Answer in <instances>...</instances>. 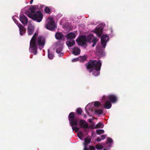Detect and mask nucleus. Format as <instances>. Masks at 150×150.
I'll return each mask as SVG.
<instances>
[{
	"mask_svg": "<svg viewBox=\"0 0 150 150\" xmlns=\"http://www.w3.org/2000/svg\"><path fill=\"white\" fill-rule=\"evenodd\" d=\"M87 69H93L90 70V72H93V74L95 76H98L100 74V70L101 66V63L100 60L97 61L90 60L85 64Z\"/></svg>",
	"mask_w": 150,
	"mask_h": 150,
	"instance_id": "nucleus-1",
	"label": "nucleus"
},
{
	"mask_svg": "<svg viewBox=\"0 0 150 150\" xmlns=\"http://www.w3.org/2000/svg\"><path fill=\"white\" fill-rule=\"evenodd\" d=\"M35 8L34 7L30 8L29 10L28 16L34 21L38 22H40L43 18V15L40 11L35 12Z\"/></svg>",
	"mask_w": 150,
	"mask_h": 150,
	"instance_id": "nucleus-2",
	"label": "nucleus"
},
{
	"mask_svg": "<svg viewBox=\"0 0 150 150\" xmlns=\"http://www.w3.org/2000/svg\"><path fill=\"white\" fill-rule=\"evenodd\" d=\"M37 34L35 33L32 37L30 42V47L29 50L30 52L35 54L37 53L38 47L36 42V36Z\"/></svg>",
	"mask_w": 150,
	"mask_h": 150,
	"instance_id": "nucleus-3",
	"label": "nucleus"
},
{
	"mask_svg": "<svg viewBox=\"0 0 150 150\" xmlns=\"http://www.w3.org/2000/svg\"><path fill=\"white\" fill-rule=\"evenodd\" d=\"M68 119L70 124L72 125H77L78 124L77 119L75 117L74 112H70L68 116Z\"/></svg>",
	"mask_w": 150,
	"mask_h": 150,
	"instance_id": "nucleus-4",
	"label": "nucleus"
},
{
	"mask_svg": "<svg viewBox=\"0 0 150 150\" xmlns=\"http://www.w3.org/2000/svg\"><path fill=\"white\" fill-rule=\"evenodd\" d=\"M45 27L47 29L50 30H53L56 28L55 23L53 20L48 21L45 25Z\"/></svg>",
	"mask_w": 150,
	"mask_h": 150,
	"instance_id": "nucleus-5",
	"label": "nucleus"
},
{
	"mask_svg": "<svg viewBox=\"0 0 150 150\" xmlns=\"http://www.w3.org/2000/svg\"><path fill=\"white\" fill-rule=\"evenodd\" d=\"M76 41L79 45L82 46L86 44V37L85 35H82L77 39Z\"/></svg>",
	"mask_w": 150,
	"mask_h": 150,
	"instance_id": "nucleus-6",
	"label": "nucleus"
},
{
	"mask_svg": "<svg viewBox=\"0 0 150 150\" xmlns=\"http://www.w3.org/2000/svg\"><path fill=\"white\" fill-rule=\"evenodd\" d=\"M101 44L104 48H105L106 45V43L109 40V38L107 35H103L101 37Z\"/></svg>",
	"mask_w": 150,
	"mask_h": 150,
	"instance_id": "nucleus-7",
	"label": "nucleus"
},
{
	"mask_svg": "<svg viewBox=\"0 0 150 150\" xmlns=\"http://www.w3.org/2000/svg\"><path fill=\"white\" fill-rule=\"evenodd\" d=\"M45 40L44 38L42 36H39L37 40L38 45L40 47H43L45 44Z\"/></svg>",
	"mask_w": 150,
	"mask_h": 150,
	"instance_id": "nucleus-8",
	"label": "nucleus"
},
{
	"mask_svg": "<svg viewBox=\"0 0 150 150\" xmlns=\"http://www.w3.org/2000/svg\"><path fill=\"white\" fill-rule=\"evenodd\" d=\"M79 125L80 127L81 128L87 129L88 128V125L86 121L84 120H80L79 122Z\"/></svg>",
	"mask_w": 150,
	"mask_h": 150,
	"instance_id": "nucleus-9",
	"label": "nucleus"
},
{
	"mask_svg": "<svg viewBox=\"0 0 150 150\" xmlns=\"http://www.w3.org/2000/svg\"><path fill=\"white\" fill-rule=\"evenodd\" d=\"M18 26L19 28L20 34L21 35H23L26 33V29L25 27L22 25L20 23L18 25Z\"/></svg>",
	"mask_w": 150,
	"mask_h": 150,
	"instance_id": "nucleus-10",
	"label": "nucleus"
},
{
	"mask_svg": "<svg viewBox=\"0 0 150 150\" xmlns=\"http://www.w3.org/2000/svg\"><path fill=\"white\" fill-rule=\"evenodd\" d=\"M107 98L112 103H116L117 100V97L113 95H111L108 96Z\"/></svg>",
	"mask_w": 150,
	"mask_h": 150,
	"instance_id": "nucleus-11",
	"label": "nucleus"
},
{
	"mask_svg": "<svg viewBox=\"0 0 150 150\" xmlns=\"http://www.w3.org/2000/svg\"><path fill=\"white\" fill-rule=\"evenodd\" d=\"M20 20L24 25L26 24L28 22L27 18L24 15H21L20 16Z\"/></svg>",
	"mask_w": 150,
	"mask_h": 150,
	"instance_id": "nucleus-12",
	"label": "nucleus"
},
{
	"mask_svg": "<svg viewBox=\"0 0 150 150\" xmlns=\"http://www.w3.org/2000/svg\"><path fill=\"white\" fill-rule=\"evenodd\" d=\"M87 56L86 55H84L83 56H80L77 58L73 60H75L76 61H79L80 62H83L87 60Z\"/></svg>",
	"mask_w": 150,
	"mask_h": 150,
	"instance_id": "nucleus-13",
	"label": "nucleus"
},
{
	"mask_svg": "<svg viewBox=\"0 0 150 150\" xmlns=\"http://www.w3.org/2000/svg\"><path fill=\"white\" fill-rule=\"evenodd\" d=\"M86 42H92L96 40L94 35L92 34H91L87 36L86 38Z\"/></svg>",
	"mask_w": 150,
	"mask_h": 150,
	"instance_id": "nucleus-14",
	"label": "nucleus"
},
{
	"mask_svg": "<svg viewBox=\"0 0 150 150\" xmlns=\"http://www.w3.org/2000/svg\"><path fill=\"white\" fill-rule=\"evenodd\" d=\"M34 29V27L31 25H28V33L29 35H31L33 34Z\"/></svg>",
	"mask_w": 150,
	"mask_h": 150,
	"instance_id": "nucleus-15",
	"label": "nucleus"
},
{
	"mask_svg": "<svg viewBox=\"0 0 150 150\" xmlns=\"http://www.w3.org/2000/svg\"><path fill=\"white\" fill-rule=\"evenodd\" d=\"M76 37L75 34L72 33H70L67 34L66 36L67 39L69 40H73Z\"/></svg>",
	"mask_w": 150,
	"mask_h": 150,
	"instance_id": "nucleus-16",
	"label": "nucleus"
},
{
	"mask_svg": "<svg viewBox=\"0 0 150 150\" xmlns=\"http://www.w3.org/2000/svg\"><path fill=\"white\" fill-rule=\"evenodd\" d=\"M80 50L79 48L77 47H74L72 53L75 55H78L80 53Z\"/></svg>",
	"mask_w": 150,
	"mask_h": 150,
	"instance_id": "nucleus-17",
	"label": "nucleus"
},
{
	"mask_svg": "<svg viewBox=\"0 0 150 150\" xmlns=\"http://www.w3.org/2000/svg\"><path fill=\"white\" fill-rule=\"evenodd\" d=\"M103 29L101 28H96L94 32L96 33L99 37L102 33Z\"/></svg>",
	"mask_w": 150,
	"mask_h": 150,
	"instance_id": "nucleus-18",
	"label": "nucleus"
},
{
	"mask_svg": "<svg viewBox=\"0 0 150 150\" xmlns=\"http://www.w3.org/2000/svg\"><path fill=\"white\" fill-rule=\"evenodd\" d=\"M55 37L57 39L60 40L64 37V35L60 33L57 32L55 35Z\"/></svg>",
	"mask_w": 150,
	"mask_h": 150,
	"instance_id": "nucleus-19",
	"label": "nucleus"
},
{
	"mask_svg": "<svg viewBox=\"0 0 150 150\" xmlns=\"http://www.w3.org/2000/svg\"><path fill=\"white\" fill-rule=\"evenodd\" d=\"M75 43L74 40H69L66 42V44L68 47H71L73 46Z\"/></svg>",
	"mask_w": 150,
	"mask_h": 150,
	"instance_id": "nucleus-20",
	"label": "nucleus"
},
{
	"mask_svg": "<svg viewBox=\"0 0 150 150\" xmlns=\"http://www.w3.org/2000/svg\"><path fill=\"white\" fill-rule=\"evenodd\" d=\"M104 105L105 108L108 109L111 107L112 104L109 101L107 100L105 102Z\"/></svg>",
	"mask_w": 150,
	"mask_h": 150,
	"instance_id": "nucleus-21",
	"label": "nucleus"
},
{
	"mask_svg": "<svg viewBox=\"0 0 150 150\" xmlns=\"http://www.w3.org/2000/svg\"><path fill=\"white\" fill-rule=\"evenodd\" d=\"M104 127V125L100 122L98 123L95 126V128H102Z\"/></svg>",
	"mask_w": 150,
	"mask_h": 150,
	"instance_id": "nucleus-22",
	"label": "nucleus"
},
{
	"mask_svg": "<svg viewBox=\"0 0 150 150\" xmlns=\"http://www.w3.org/2000/svg\"><path fill=\"white\" fill-rule=\"evenodd\" d=\"M103 111L102 109L97 110L95 111V113L99 115H101L103 113Z\"/></svg>",
	"mask_w": 150,
	"mask_h": 150,
	"instance_id": "nucleus-23",
	"label": "nucleus"
},
{
	"mask_svg": "<svg viewBox=\"0 0 150 150\" xmlns=\"http://www.w3.org/2000/svg\"><path fill=\"white\" fill-rule=\"evenodd\" d=\"M48 58L50 59H53V57H54V54L52 53L49 52V50H48Z\"/></svg>",
	"mask_w": 150,
	"mask_h": 150,
	"instance_id": "nucleus-24",
	"label": "nucleus"
},
{
	"mask_svg": "<svg viewBox=\"0 0 150 150\" xmlns=\"http://www.w3.org/2000/svg\"><path fill=\"white\" fill-rule=\"evenodd\" d=\"M51 10L50 8L47 7L46 6L45 8V11L46 13H51Z\"/></svg>",
	"mask_w": 150,
	"mask_h": 150,
	"instance_id": "nucleus-25",
	"label": "nucleus"
},
{
	"mask_svg": "<svg viewBox=\"0 0 150 150\" xmlns=\"http://www.w3.org/2000/svg\"><path fill=\"white\" fill-rule=\"evenodd\" d=\"M71 126H72V129L73 130L76 132H77L78 131L79 129L76 127H74V126H77V125H72L71 124H70Z\"/></svg>",
	"mask_w": 150,
	"mask_h": 150,
	"instance_id": "nucleus-26",
	"label": "nucleus"
},
{
	"mask_svg": "<svg viewBox=\"0 0 150 150\" xmlns=\"http://www.w3.org/2000/svg\"><path fill=\"white\" fill-rule=\"evenodd\" d=\"M62 46L57 48L56 50V52L57 53H60L62 51Z\"/></svg>",
	"mask_w": 150,
	"mask_h": 150,
	"instance_id": "nucleus-27",
	"label": "nucleus"
},
{
	"mask_svg": "<svg viewBox=\"0 0 150 150\" xmlns=\"http://www.w3.org/2000/svg\"><path fill=\"white\" fill-rule=\"evenodd\" d=\"M96 148L97 150H100L103 148V146L99 144L98 145L96 146Z\"/></svg>",
	"mask_w": 150,
	"mask_h": 150,
	"instance_id": "nucleus-28",
	"label": "nucleus"
},
{
	"mask_svg": "<svg viewBox=\"0 0 150 150\" xmlns=\"http://www.w3.org/2000/svg\"><path fill=\"white\" fill-rule=\"evenodd\" d=\"M96 132L98 134H100L103 133L104 132V131L103 129L98 130L96 131Z\"/></svg>",
	"mask_w": 150,
	"mask_h": 150,
	"instance_id": "nucleus-29",
	"label": "nucleus"
},
{
	"mask_svg": "<svg viewBox=\"0 0 150 150\" xmlns=\"http://www.w3.org/2000/svg\"><path fill=\"white\" fill-rule=\"evenodd\" d=\"M76 112L78 114L81 115L83 111L81 108H79L77 109Z\"/></svg>",
	"mask_w": 150,
	"mask_h": 150,
	"instance_id": "nucleus-30",
	"label": "nucleus"
},
{
	"mask_svg": "<svg viewBox=\"0 0 150 150\" xmlns=\"http://www.w3.org/2000/svg\"><path fill=\"white\" fill-rule=\"evenodd\" d=\"M101 105L100 103L98 101H95L94 103V106L95 107H98Z\"/></svg>",
	"mask_w": 150,
	"mask_h": 150,
	"instance_id": "nucleus-31",
	"label": "nucleus"
},
{
	"mask_svg": "<svg viewBox=\"0 0 150 150\" xmlns=\"http://www.w3.org/2000/svg\"><path fill=\"white\" fill-rule=\"evenodd\" d=\"M84 141L85 143L87 144H89L90 143L91 141V139H88L87 138H86L84 139Z\"/></svg>",
	"mask_w": 150,
	"mask_h": 150,
	"instance_id": "nucleus-32",
	"label": "nucleus"
},
{
	"mask_svg": "<svg viewBox=\"0 0 150 150\" xmlns=\"http://www.w3.org/2000/svg\"><path fill=\"white\" fill-rule=\"evenodd\" d=\"M83 134L82 132H79L78 134V136L79 138L81 139L83 137Z\"/></svg>",
	"mask_w": 150,
	"mask_h": 150,
	"instance_id": "nucleus-33",
	"label": "nucleus"
},
{
	"mask_svg": "<svg viewBox=\"0 0 150 150\" xmlns=\"http://www.w3.org/2000/svg\"><path fill=\"white\" fill-rule=\"evenodd\" d=\"M95 124L93 123H92L91 125L89 127L91 129H96L95 128Z\"/></svg>",
	"mask_w": 150,
	"mask_h": 150,
	"instance_id": "nucleus-34",
	"label": "nucleus"
},
{
	"mask_svg": "<svg viewBox=\"0 0 150 150\" xmlns=\"http://www.w3.org/2000/svg\"><path fill=\"white\" fill-rule=\"evenodd\" d=\"M107 142L109 143H111L112 142V140L110 138L108 137V138Z\"/></svg>",
	"mask_w": 150,
	"mask_h": 150,
	"instance_id": "nucleus-35",
	"label": "nucleus"
},
{
	"mask_svg": "<svg viewBox=\"0 0 150 150\" xmlns=\"http://www.w3.org/2000/svg\"><path fill=\"white\" fill-rule=\"evenodd\" d=\"M89 150H96L95 147L93 146H89Z\"/></svg>",
	"mask_w": 150,
	"mask_h": 150,
	"instance_id": "nucleus-36",
	"label": "nucleus"
},
{
	"mask_svg": "<svg viewBox=\"0 0 150 150\" xmlns=\"http://www.w3.org/2000/svg\"><path fill=\"white\" fill-rule=\"evenodd\" d=\"M106 135L105 134H103V135H101V139L103 140L106 137Z\"/></svg>",
	"mask_w": 150,
	"mask_h": 150,
	"instance_id": "nucleus-37",
	"label": "nucleus"
},
{
	"mask_svg": "<svg viewBox=\"0 0 150 150\" xmlns=\"http://www.w3.org/2000/svg\"><path fill=\"white\" fill-rule=\"evenodd\" d=\"M97 42V41L96 40H95L93 42H93V44L92 45V46L93 47H94L95 46V45H96V44Z\"/></svg>",
	"mask_w": 150,
	"mask_h": 150,
	"instance_id": "nucleus-38",
	"label": "nucleus"
},
{
	"mask_svg": "<svg viewBox=\"0 0 150 150\" xmlns=\"http://www.w3.org/2000/svg\"><path fill=\"white\" fill-rule=\"evenodd\" d=\"M88 144L87 143L84 142L83 143V144L84 146V147H87V146L88 145Z\"/></svg>",
	"mask_w": 150,
	"mask_h": 150,
	"instance_id": "nucleus-39",
	"label": "nucleus"
},
{
	"mask_svg": "<svg viewBox=\"0 0 150 150\" xmlns=\"http://www.w3.org/2000/svg\"><path fill=\"white\" fill-rule=\"evenodd\" d=\"M102 140L101 139V138H99V137H98L97 138V141H98V142H100L101 141V140Z\"/></svg>",
	"mask_w": 150,
	"mask_h": 150,
	"instance_id": "nucleus-40",
	"label": "nucleus"
},
{
	"mask_svg": "<svg viewBox=\"0 0 150 150\" xmlns=\"http://www.w3.org/2000/svg\"><path fill=\"white\" fill-rule=\"evenodd\" d=\"M83 150H89L87 147H84Z\"/></svg>",
	"mask_w": 150,
	"mask_h": 150,
	"instance_id": "nucleus-41",
	"label": "nucleus"
},
{
	"mask_svg": "<svg viewBox=\"0 0 150 150\" xmlns=\"http://www.w3.org/2000/svg\"><path fill=\"white\" fill-rule=\"evenodd\" d=\"M89 122H91V123H93L92 120L91 119H89Z\"/></svg>",
	"mask_w": 150,
	"mask_h": 150,
	"instance_id": "nucleus-42",
	"label": "nucleus"
},
{
	"mask_svg": "<svg viewBox=\"0 0 150 150\" xmlns=\"http://www.w3.org/2000/svg\"><path fill=\"white\" fill-rule=\"evenodd\" d=\"M33 0H30V4H32V3L33 2Z\"/></svg>",
	"mask_w": 150,
	"mask_h": 150,
	"instance_id": "nucleus-43",
	"label": "nucleus"
},
{
	"mask_svg": "<svg viewBox=\"0 0 150 150\" xmlns=\"http://www.w3.org/2000/svg\"><path fill=\"white\" fill-rule=\"evenodd\" d=\"M102 99L105 100V96H103V97Z\"/></svg>",
	"mask_w": 150,
	"mask_h": 150,
	"instance_id": "nucleus-44",
	"label": "nucleus"
},
{
	"mask_svg": "<svg viewBox=\"0 0 150 150\" xmlns=\"http://www.w3.org/2000/svg\"><path fill=\"white\" fill-rule=\"evenodd\" d=\"M63 53H61V54H60V55H59V56L60 57H62V56H63Z\"/></svg>",
	"mask_w": 150,
	"mask_h": 150,
	"instance_id": "nucleus-45",
	"label": "nucleus"
},
{
	"mask_svg": "<svg viewBox=\"0 0 150 150\" xmlns=\"http://www.w3.org/2000/svg\"><path fill=\"white\" fill-rule=\"evenodd\" d=\"M103 150H107V149H104Z\"/></svg>",
	"mask_w": 150,
	"mask_h": 150,
	"instance_id": "nucleus-46",
	"label": "nucleus"
}]
</instances>
